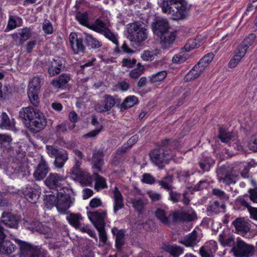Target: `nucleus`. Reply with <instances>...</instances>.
<instances>
[{
  "instance_id": "41",
  "label": "nucleus",
  "mask_w": 257,
  "mask_h": 257,
  "mask_svg": "<svg viewBox=\"0 0 257 257\" xmlns=\"http://www.w3.org/2000/svg\"><path fill=\"white\" fill-rule=\"evenodd\" d=\"M233 134L229 132H227L224 128H220L219 131L218 138L224 143H229V146L231 144V141L233 138Z\"/></svg>"
},
{
  "instance_id": "57",
  "label": "nucleus",
  "mask_w": 257,
  "mask_h": 257,
  "mask_svg": "<svg viewBox=\"0 0 257 257\" xmlns=\"http://www.w3.org/2000/svg\"><path fill=\"white\" fill-rule=\"evenodd\" d=\"M46 149L47 154L51 158H55L62 150H59L56 147L49 145L46 146Z\"/></svg>"
},
{
  "instance_id": "48",
  "label": "nucleus",
  "mask_w": 257,
  "mask_h": 257,
  "mask_svg": "<svg viewBox=\"0 0 257 257\" xmlns=\"http://www.w3.org/2000/svg\"><path fill=\"white\" fill-rule=\"evenodd\" d=\"M167 73L166 71H162L156 74H153L150 79L152 83L158 84L163 81L167 76Z\"/></svg>"
},
{
  "instance_id": "8",
  "label": "nucleus",
  "mask_w": 257,
  "mask_h": 257,
  "mask_svg": "<svg viewBox=\"0 0 257 257\" xmlns=\"http://www.w3.org/2000/svg\"><path fill=\"white\" fill-rule=\"evenodd\" d=\"M37 113L30 122H26V126L33 133L40 132L47 125L44 114L40 111Z\"/></svg>"
},
{
  "instance_id": "15",
  "label": "nucleus",
  "mask_w": 257,
  "mask_h": 257,
  "mask_svg": "<svg viewBox=\"0 0 257 257\" xmlns=\"http://www.w3.org/2000/svg\"><path fill=\"white\" fill-rule=\"evenodd\" d=\"M3 223L7 227L16 228L18 227L20 220L19 216L9 212H4L1 216Z\"/></svg>"
},
{
  "instance_id": "36",
  "label": "nucleus",
  "mask_w": 257,
  "mask_h": 257,
  "mask_svg": "<svg viewBox=\"0 0 257 257\" xmlns=\"http://www.w3.org/2000/svg\"><path fill=\"white\" fill-rule=\"evenodd\" d=\"M43 80V77L41 76L34 77L29 83L28 90L40 92Z\"/></svg>"
},
{
  "instance_id": "12",
  "label": "nucleus",
  "mask_w": 257,
  "mask_h": 257,
  "mask_svg": "<svg viewBox=\"0 0 257 257\" xmlns=\"http://www.w3.org/2000/svg\"><path fill=\"white\" fill-rule=\"evenodd\" d=\"M69 38L71 48L74 54H78L85 51V46L82 38L78 37L75 33H71Z\"/></svg>"
},
{
  "instance_id": "54",
  "label": "nucleus",
  "mask_w": 257,
  "mask_h": 257,
  "mask_svg": "<svg viewBox=\"0 0 257 257\" xmlns=\"http://www.w3.org/2000/svg\"><path fill=\"white\" fill-rule=\"evenodd\" d=\"M80 165H77V163H75V165L70 170L71 173L78 178H80L85 176V173L80 168Z\"/></svg>"
},
{
  "instance_id": "1",
  "label": "nucleus",
  "mask_w": 257,
  "mask_h": 257,
  "mask_svg": "<svg viewBox=\"0 0 257 257\" xmlns=\"http://www.w3.org/2000/svg\"><path fill=\"white\" fill-rule=\"evenodd\" d=\"M160 7L163 13L174 20L183 19L186 16L187 8L184 0H162Z\"/></svg>"
},
{
  "instance_id": "4",
  "label": "nucleus",
  "mask_w": 257,
  "mask_h": 257,
  "mask_svg": "<svg viewBox=\"0 0 257 257\" xmlns=\"http://www.w3.org/2000/svg\"><path fill=\"white\" fill-rule=\"evenodd\" d=\"M148 37L147 30L138 23L131 24L128 27V38L131 41L141 42Z\"/></svg>"
},
{
  "instance_id": "23",
  "label": "nucleus",
  "mask_w": 257,
  "mask_h": 257,
  "mask_svg": "<svg viewBox=\"0 0 257 257\" xmlns=\"http://www.w3.org/2000/svg\"><path fill=\"white\" fill-rule=\"evenodd\" d=\"M199 242L198 238L197 232L194 230L192 232L185 236L179 240V242L187 247H192L196 245Z\"/></svg>"
},
{
  "instance_id": "47",
  "label": "nucleus",
  "mask_w": 257,
  "mask_h": 257,
  "mask_svg": "<svg viewBox=\"0 0 257 257\" xmlns=\"http://www.w3.org/2000/svg\"><path fill=\"white\" fill-rule=\"evenodd\" d=\"M39 91L28 90L27 93L30 103L34 106L37 107L39 105L40 100L38 97Z\"/></svg>"
},
{
  "instance_id": "20",
  "label": "nucleus",
  "mask_w": 257,
  "mask_h": 257,
  "mask_svg": "<svg viewBox=\"0 0 257 257\" xmlns=\"http://www.w3.org/2000/svg\"><path fill=\"white\" fill-rule=\"evenodd\" d=\"M39 111V110L29 106L21 109L19 111V116L26 124V122H30L36 113Z\"/></svg>"
},
{
  "instance_id": "24",
  "label": "nucleus",
  "mask_w": 257,
  "mask_h": 257,
  "mask_svg": "<svg viewBox=\"0 0 257 257\" xmlns=\"http://www.w3.org/2000/svg\"><path fill=\"white\" fill-rule=\"evenodd\" d=\"M162 248L172 257H179L184 252L183 247L176 244H163Z\"/></svg>"
},
{
  "instance_id": "45",
  "label": "nucleus",
  "mask_w": 257,
  "mask_h": 257,
  "mask_svg": "<svg viewBox=\"0 0 257 257\" xmlns=\"http://www.w3.org/2000/svg\"><path fill=\"white\" fill-rule=\"evenodd\" d=\"M160 51L158 49H155L152 51H145L142 54L141 57L145 61H152L160 54Z\"/></svg>"
},
{
  "instance_id": "28",
  "label": "nucleus",
  "mask_w": 257,
  "mask_h": 257,
  "mask_svg": "<svg viewBox=\"0 0 257 257\" xmlns=\"http://www.w3.org/2000/svg\"><path fill=\"white\" fill-rule=\"evenodd\" d=\"M109 28V24L103 22L100 18L97 19L92 24L88 26V28L100 34H102Z\"/></svg>"
},
{
  "instance_id": "26",
  "label": "nucleus",
  "mask_w": 257,
  "mask_h": 257,
  "mask_svg": "<svg viewBox=\"0 0 257 257\" xmlns=\"http://www.w3.org/2000/svg\"><path fill=\"white\" fill-rule=\"evenodd\" d=\"M217 248L214 241H210L208 244L205 245L200 249V253L202 257H213V254Z\"/></svg>"
},
{
  "instance_id": "32",
  "label": "nucleus",
  "mask_w": 257,
  "mask_h": 257,
  "mask_svg": "<svg viewBox=\"0 0 257 257\" xmlns=\"http://www.w3.org/2000/svg\"><path fill=\"white\" fill-rule=\"evenodd\" d=\"M219 241L224 246H231L235 243L234 237L230 234L228 231H224L219 235Z\"/></svg>"
},
{
  "instance_id": "38",
  "label": "nucleus",
  "mask_w": 257,
  "mask_h": 257,
  "mask_svg": "<svg viewBox=\"0 0 257 257\" xmlns=\"http://www.w3.org/2000/svg\"><path fill=\"white\" fill-rule=\"evenodd\" d=\"M66 219L71 225L78 228L80 227L83 218L80 214L71 213L67 216Z\"/></svg>"
},
{
  "instance_id": "62",
  "label": "nucleus",
  "mask_w": 257,
  "mask_h": 257,
  "mask_svg": "<svg viewBox=\"0 0 257 257\" xmlns=\"http://www.w3.org/2000/svg\"><path fill=\"white\" fill-rule=\"evenodd\" d=\"M212 193L213 195L223 200H227L229 199V196L226 195L224 191L220 189L216 188L213 189L212 190Z\"/></svg>"
},
{
  "instance_id": "39",
  "label": "nucleus",
  "mask_w": 257,
  "mask_h": 257,
  "mask_svg": "<svg viewBox=\"0 0 257 257\" xmlns=\"http://www.w3.org/2000/svg\"><path fill=\"white\" fill-rule=\"evenodd\" d=\"M103 152L101 151H95L92 157V163H93L94 167L98 171L101 170V166L103 164Z\"/></svg>"
},
{
  "instance_id": "49",
  "label": "nucleus",
  "mask_w": 257,
  "mask_h": 257,
  "mask_svg": "<svg viewBox=\"0 0 257 257\" xmlns=\"http://www.w3.org/2000/svg\"><path fill=\"white\" fill-rule=\"evenodd\" d=\"M105 38L111 41L116 45V48H118V42L117 40V35L114 34L109 28L106 31L102 34Z\"/></svg>"
},
{
  "instance_id": "60",
  "label": "nucleus",
  "mask_w": 257,
  "mask_h": 257,
  "mask_svg": "<svg viewBox=\"0 0 257 257\" xmlns=\"http://www.w3.org/2000/svg\"><path fill=\"white\" fill-rule=\"evenodd\" d=\"M43 30L46 34H51L53 32V27L51 23L45 20L43 24Z\"/></svg>"
},
{
  "instance_id": "53",
  "label": "nucleus",
  "mask_w": 257,
  "mask_h": 257,
  "mask_svg": "<svg viewBox=\"0 0 257 257\" xmlns=\"http://www.w3.org/2000/svg\"><path fill=\"white\" fill-rule=\"evenodd\" d=\"M144 70V67L140 63H138L137 68L132 69L130 71L129 76L133 79H136L143 74Z\"/></svg>"
},
{
  "instance_id": "3",
  "label": "nucleus",
  "mask_w": 257,
  "mask_h": 257,
  "mask_svg": "<svg viewBox=\"0 0 257 257\" xmlns=\"http://www.w3.org/2000/svg\"><path fill=\"white\" fill-rule=\"evenodd\" d=\"M231 250L235 257H250L254 253V247L238 238Z\"/></svg>"
},
{
  "instance_id": "52",
  "label": "nucleus",
  "mask_w": 257,
  "mask_h": 257,
  "mask_svg": "<svg viewBox=\"0 0 257 257\" xmlns=\"http://www.w3.org/2000/svg\"><path fill=\"white\" fill-rule=\"evenodd\" d=\"M12 123L11 122L8 114L3 112L2 114V119L0 123V127L2 128L9 130L12 127Z\"/></svg>"
},
{
  "instance_id": "40",
  "label": "nucleus",
  "mask_w": 257,
  "mask_h": 257,
  "mask_svg": "<svg viewBox=\"0 0 257 257\" xmlns=\"http://www.w3.org/2000/svg\"><path fill=\"white\" fill-rule=\"evenodd\" d=\"M158 184L164 189L169 191L173 188V176L169 175L163 178L161 180L157 181Z\"/></svg>"
},
{
  "instance_id": "51",
  "label": "nucleus",
  "mask_w": 257,
  "mask_h": 257,
  "mask_svg": "<svg viewBox=\"0 0 257 257\" xmlns=\"http://www.w3.org/2000/svg\"><path fill=\"white\" fill-rule=\"evenodd\" d=\"M95 189L98 191L100 189L107 188V184L105 179L96 173L95 174Z\"/></svg>"
},
{
  "instance_id": "21",
  "label": "nucleus",
  "mask_w": 257,
  "mask_h": 257,
  "mask_svg": "<svg viewBox=\"0 0 257 257\" xmlns=\"http://www.w3.org/2000/svg\"><path fill=\"white\" fill-rule=\"evenodd\" d=\"M130 202L136 211L142 214L145 210V207L148 203V200L144 197H134L130 198Z\"/></svg>"
},
{
  "instance_id": "5",
  "label": "nucleus",
  "mask_w": 257,
  "mask_h": 257,
  "mask_svg": "<svg viewBox=\"0 0 257 257\" xmlns=\"http://www.w3.org/2000/svg\"><path fill=\"white\" fill-rule=\"evenodd\" d=\"M149 156L151 162L159 168L162 169L165 164L168 163V157H172L167 151H164L161 148L154 149L150 152Z\"/></svg>"
},
{
  "instance_id": "6",
  "label": "nucleus",
  "mask_w": 257,
  "mask_h": 257,
  "mask_svg": "<svg viewBox=\"0 0 257 257\" xmlns=\"http://www.w3.org/2000/svg\"><path fill=\"white\" fill-rule=\"evenodd\" d=\"M238 170L237 168L222 166L219 169L218 174L222 175L224 177L218 176V180L226 185L235 184L236 182L235 179L238 176Z\"/></svg>"
},
{
  "instance_id": "46",
  "label": "nucleus",
  "mask_w": 257,
  "mask_h": 257,
  "mask_svg": "<svg viewBox=\"0 0 257 257\" xmlns=\"http://www.w3.org/2000/svg\"><path fill=\"white\" fill-rule=\"evenodd\" d=\"M155 215L162 223L165 225H169L170 221L164 210L158 208L155 212Z\"/></svg>"
},
{
  "instance_id": "11",
  "label": "nucleus",
  "mask_w": 257,
  "mask_h": 257,
  "mask_svg": "<svg viewBox=\"0 0 257 257\" xmlns=\"http://www.w3.org/2000/svg\"><path fill=\"white\" fill-rule=\"evenodd\" d=\"M116 103V99L110 95H105L103 99L95 105V110L98 112L110 110Z\"/></svg>"
},
{
  "instance_id": "44",
  "label": "nucleus",
  "mask_w": 257,
  "mask_h": 257,
  "mask_svg": "<svg viewBox=\"0 0 257 257\" xmlns=\"http://www.w3.org/2000/svg\"><path fill=\"white\" fill-rule=\"evenodd\" d=\"M75 126V125L74 124L70 125L68 122L64 121L56 125L55 127V132L58 134L65 133L67 131L68 129L71 130L74 128Z\"/></svg>"
},
{
  "instance_id": "18",
  "label": "nucleus",
  "mask_w": 257,
  "mask_h": 257,
  "mask_svg": "<svg viewBox=\"0 0 257 257\" xmlns=\"http://www.w3.org/2000/svg\"><path fill=\"white\" fill-rule=\"evenodd\" d=\"M112 198L113 200V212L116 213L124 206L123 198L121 193L116 186L112 189Z\"/></svg>"
},
{
  "instance_id": "10",
  "label": "nucleus",
  "mask_w": 257,
  "mask_h": 257,
  "mask_svg": "<svg viewBox=\"0 0 257 257\" xmlns=\"http://www.w3.org/2000/svg\"><path fill=\"white\" fill-rule=\"evenodd\" d=\"M173 220L175 222H190L197 218L195 211L191 209L186 211L183 209L175 211L173 214Z\"/></svg>"
},
{
  "instance_id": "63",
  "label": "nucleus",
  "mask_w": 257,
  "mask_h": 257,
  "mask_svg": "<svg viewBox=\"0 0 257 257\" xmlns=\"http://www.w3.org/2000/svg\"><path fill=\"white\" fill-rule=\"evenodd\" d=\"M249 147L251 150L257 152V133L251 138Z\"/></svg>"
},
{
  "instance_id": "50",
  "label": "nucleus",
  "mask_w": 257,
  "mask_h": 257,
  "mask_svg": "<svg viewBox=\"0 0 257 257\" xmlns=\"http://www.w3.org/2000/svg\"><path fill=\"white\" fill-rule=\"evenodd\" d=\"M16 248V245L9 240H6L2 246L1 251L3 253L9 254L13 252Z\"/></svg>"
},
{
  "instance_id": "59",
  "label": "nucleus",
  "mask_w": 257,
  "mask_h": 257,
  "mask_svg": "<svg viewBox=\"0 0 257 257\" xmlns=\"http://www.w3.org/2000/svg\"><path fill=\"white\" fill-rule=\"evenodd\" d=\"M256 38V35L254 34L251 33L249 35V36L246 37L243 42L241 43L244 47L247 48L248 47L252 45L253 43L255 38Z\"/></svg>"
},
{
  "instance_id": "2",
  "label": "nucleus",
  "mask_w": 257,
  "mask_h": 257,
  "mask_svg": "<svg viewBox=\"0 0 257 257\" xmlns=\"http://www.w3.org/2000/svg\"><path fill=\"white\" fill-rule=\"evenodd\" d=\"M20 249V257H48L46 250L18 239H15Z\"/></svg>"
},
{
  "instance_id": "35",
  "label": "nucleus",
  "mask_w": 257,
  "mask_h": 257,
  "mask_svg": "<svg viewBox=\"0 0 257 257\" xmlns=\"http://www.w3.org/2000/svg\"><path fill=\"white\" fill-rule=\"evenodd\" d=\"M84 39L88 47L92 49H96L99 48L102 46L101 42L98 41L96 38L93 37L92 35L84 33Z\"/></svg>"
},
{
  "instance_id": "27",
  "label": "nucleus",
  "mask_w": 257,
  "mask_h": 257,
  "mask_svg": "<svg viewBox=\"0 0 257 257\" xmlns=\"http://www.w3.org/2000/svg\"><path fill=\"white\" fill-rule=\"evenodd\" d=\"M162 47L164 49L170 48L175 39L174 32L169 31L159 37Z\"/></svg>"
},
{
  "instance_id": "31",
  "label": "nucleus",
  "mask_w": 257,
  "mask_h": 257,
  "mask_svg": "<svg viewBox=\"0 0 257 257\" xmlns=\"http://www.w3.org/2000/svg\"><path fill=\"white\" fill-rule=\"evenodd\" d=\"M54 165L56 168L61 169L63 167L65 163L68 159V154L66 151L62 150L55 157Z\"/></svg>"
},
{
  "instance_id": "34",
  "label": "nucleus",
  "mask_w": 257,
  "mask_h": 257,
  "mask_svg": "<svg viewBox=\"0 0 257 257\" xmlns=\"http://www.w3.org/2000/svg\"><path fill=\"white\" fill-rule=\"evenodd\" d=\"M204 71L198 64L195 65L185 75V81H190L198 78Z\"/></svg>"
},
{
  "instance_id": "43",
  "label": "nucleus",
  "mask_w": 257,
  "mask_h": 257,
  "mask_svg": "<svg viewBox=\"0 0 257 257\" xmlns=\"http://www.w3.org/2000/svg\"><path fill=\"white\" fill-rule=\"evenodd\" d=\"M214 54L213 53H208L205 55L197 63L198 66L201 67V69L204 71L207 67L209 64L213 60L214 58Z\"/></svg>"
},
{
  "instance_id": "13",
  "label": "nucleus",
  "mask_w": 257,
  "mask_h": 257,
  "mask_svg": "<svg viewBox=\"0 0 257 257\" xmlns=\"http://www.w3.org/2000/svg\"><path fill=\"white\" fill-rule=\"evenodd\" d=\"M88 216L96 229L104 227V220L107 217L106 211L99 210L89 212Z\"/></svg>"
},
{
  "instance_id": "22",
  "label": "nucleus",
  "mask_w": 257,
  "mask_h": 257,
  "mask_svg": "<svg viewBox=\"0 0 257 257\" xmlns=\"http://www.w3.org/2000/svg\"><path fill=\"white\" fill-rule=\"evenodd\" d=\"M11 36L17 45H22L31 37V33L29 28H25L21 29L19 33L13 34Z\"/></svg>"
},
{
  "instance_id": "14",
  "label": "nucleus",
  "mask_w": 257,
  "mask_h": 257,
  "mask_svg": "<svg viewBox=\"0 0 257 257\" xmlns=\"http://www.w3.org/2000/svg\"><path fill=\"white\" fill-rule=\"evenodd\" d=\"M28 228L33 231H37L40 234H43L47 238L52 237L54 233V231L51 228L38 221L33 222L30 226L28 227Z\"/></svg>"
},
{
  "instance_id": "16",
  "label": "nucleus",
  "mask_w": 257,
  "mask_h": 257,
  "mask_svg": "<svg viewBox=\"0 0 257 257\" xmlns=\"http://www.w3.org/2000/svg\"><path fill=\"white\" fill-rule=\"evenodd\" d=\"M49 171L48 163L41 156L40 162L34 171V177L36 180H41L46 177Z\"/></svg>"
},
{
  "instance_id": "7",
  "label": "nucleus",
  "mask_w": 257,
  "mask_h": 257,
  "mask_svg": "<svg viewBox=\"0 0 257 257\" xmlns=\"http://www.w3.org/2000/svg\"><path fill=\"white\" fill-rule=\"evenodd\" d=\"M74 199L66 193L64 189H62L58 193L56 207L59 212L65 213L73 203Z\"/></svg>"
},
{
  "instance_id": "42",
  "label": "nucleus",
  "mask_w": 257,
  "mask_h": 257,
  "mask_svg": "<svg viewBox=\"0 0 257 257\" xmlns=\"http://www.w3.org/2000/svg\"><path fill=\"white\" fill-rule=\"evenodd\" d=\"M138 102L137 97L135 96H129L125 98L122 103L121 104L120 107L121 109H126L133 106Z\"/></svg>"
},
{
  "instance_id": "9",
  "label": "nucleus",
  "mask_w": 257,
  "mask_h": 257,
  "mask_svg": "<svg viewBox=\"0 0 257 257\" xmlns=\"http://www.w3.org/2000/svg\"><path fill=\"white\" fill-rule=\"evenodd\" d=\"M152 29L154 33L159 37L170 31L171 27L166 19L158 18L155 19L152 23Z\"/></svg>"
},
{
  "instance_id": "37",
  "label": "nucleus",
  "mask_w": 257,
  "mask_h": 257,
  "mask_svg": "<svg viewBox=\"0 0 257 257\" xmlns=\"http://www.w3.org/2000/svg\"><path fill=\"white\" fill-rule=\"evenodd\" d=\"M40 195V192L39 190L33 188L27 189L25 194L26 198L32 203H36L38 201Z\"/></svg>"
},
{
  "instance_id": "61",
  "label": "nucleus",
  "mask_w": 257,
  "mask_h": 257,
  "mask_svg": "<svg viewBox=\"0 0 257 257\" xmlns=\"http://www.w3.org/2000/svg\"><path fill=\"white\" fill-rule=\"evenodd\" d=\"M76 19L81 25L86 26L87 28H88V26L90 25V24H89L88 23L87 15L86 14H82L78 15L76 17Z\"/></svg>"
},
{
  "instance_id": "64",
  "label": "nucleus",
  "mask_w": 257,
  "mask_h": 257,
  "mask_svg": "<svg viewBox=\"0 0 257 257\" xmlns=\"http://www.w3.org/2000/svg\"><path fill=\"white\" fill-rule=\"evenodd\" d=\"M248 193H249L248 195L245 194L243 195V197L249 196L250 200L252 202L257 203V190L249 189Z\"/></svg>"
},
{
  "instance_id": "33",
  "label": "nucleus",
  "mask_w": 257,
  "mask_h": 257,
  "mask_svg": "<svg viewBox=\"0 0 257 257\" xmlns=\"http://www.w3.org/2000/svg\"><path fill=\"white\" fill-rule=\"evenodd\" d=\"M112 234L115 235V246L117 249H120L124 244L125 231L123 230H118L117 228H112Z\"/></svg>"
},
{
  "instance_id": "29",
  "label": "nucleus",
  "mask_w": 257,
  "mask_h": 257,
  "mask_svg": "<svg viewBox=\"0 0 257 257\" xmlns=\"http://www.w3.org/2000/svg\"><path fill=\"white\" fill-rule=\"evenodd\" d=\"M225 209V205L223 202L218 201L210 202L207 207V211L209 215L212 213H218L224 212Z\"/></svg>"
},
{
  "instance_id": "56",
  "label": "nucleus",
  "mask_w": 257,
  "mask_h": 257,
  "mask_svg": "<svg viewBox=\"0 0 257 257\" xmlns=\"http://www.w3.org/2000/svg\"><path fill=\"white\" fill-rule=\"evenodd\" d=\"M188 58V57L183 52L179 53L175 55L172 58V61L174 63H182L184 62Z\"/></svg>"
},
{
  "instance_id": "17",
  "label": "nucleus",
  "mask_w": 257,
  "mask_h": 257,
  "mask_svg": "<svg viewBox=\"0 0 257 257\" xmlns=\"http://www.w3.org/2000/svg\"><path fill=\"white\" fill-rule=\"evenodd\" d=\"M64 181L65 178L63 176L57 173H50L44 182L49 188L57 189Z\"/></svg>"
},
{
  "instance_id": "30",
  "label": "nucleus",
  "mask_w": 257,
  "mask_h": 257,
  "mask_svg": "<svg viewBox=\"0 0 257 257\" xmlns=\"http://www.w3.org/2000/svg\"><path fill=\"white\" fill-rule=\"evenodd\" d=\"M70 76L69 74H61L57 78L52 81V85L57 88H63L69 81Z\"/></svg>"
},
{
  "instance_id": "55",
  "label": "nucleus",
  "mask_w": 257,
  "mask_h": 257,
  "mask_svg": "<svg viewBox=\"0 0 257 257\" xmlns=\"http://www.w3.org/2000/svg\"><path fill=\"white\" fill-rule=\"evenodd\" d=\"M12 142L11 137L6 135H0V147L5 148L9 146Z\"/></svg>"
},
{
  "instance_id": "19",
  "label": "nucleus",
  "mask_w": 257,
  "mask_h": 257,
  "mask_svg": "<svg viewBox=\"0 0 257 257\" xmlns=\"http://www.w3.org/2000/svg\"><path fill=\"white\" fill-rule=\"evenodd\" d=\"M232 224L238 233L248 232L251 227V224L249 220L245 219L244 217L236 218L233 221Z\"/></svg>"
},
{
  "instance_id": "25",
  "label": "nucleus",
  "mask_w": 257,
  "mask_h": 257,
  "mask_svg": "<svg viewBox=\"0 0 257 257\" xmlns=\"http://www.w3.org/2000/svg\"><path fill=\"white\" fill-rule=\"evenodd\" d=\"M63 61L59 58L53 59L48 67V73L50 76H54L59 74L63 67Z\"/></svg>"
},
{
  "instance_id": "58",
  "label": "nucleus",
  "mask_w": 257,
  "mask_h": 257,
  "mask_svg": "<svg viewBox=\"0 0 257 257\" xmlns=\"http://www.w3.org/2000/svg\"><path fill=\"white\" fill-rule=\"evenodd\" d=\"M247 49V48L240 44L235 50L234 55L242 59V58L245 56Z\"/></svg>"
}]
</instances>
